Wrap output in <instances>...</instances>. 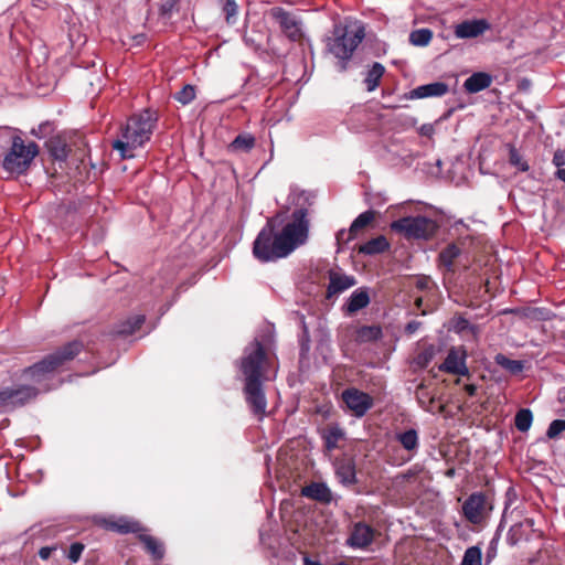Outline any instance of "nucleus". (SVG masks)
Masks as SVG:
<instances>
[{"label":"nucleus","instance_id":"603ef678","mask_svg":"<svg viewBox=\"0 0 565 565\" xmlns=\"http://www.w3.org/2000/svg\"><path fill=\"white\" fill-rule=\"evenodd\" d=\"M255 143H228V150L232 152H248Z\"/></svg>","mask_w":565,"mask_h":565},{"label":"nucleus","instance_id":"bf43d9fd","mask_svg":"<svg viewBox=\"0 0 565 565\" xmlns=\"http://www.w3.org/2000/svg\"><path fill=\"white\" fill-rule=\"evenodd\" d=\"M233 141H237V142H241V141H254V138H246L242 135H237Z\"/></svg>","mask_w":565,"mask_h":565},{"label":"nucleus","instance_id":"dca6fc26","mask_svg":"<svg viewBox=\"0 0 565 565\" xmlns=\"http://www.w3.org/2000/svg\"><path fill=\"white\" fill-rule=\"evenodd\" d=\"M383 159L393 166H411L413 162V153L403 147V143H387L384 146Z\"/></svg>","mask_w":565,"mask_h":565},{"label":"nucleus","instance_id":"864d4df0","mask_svg":"<svg viewBox=\"0 0 565 565\" xmlns=\"http://www.w3.org/2000/svg\"><path fill=\"white\" fill-rule=\"evenodd\" d=\"M354 237H355V235H350V230L349 231L340 230L335 235L338 244L347 243V242L353 239Z\"/></svg>","mask_w":565,"mask_h":565},{"label":"nucleus","instance_id":"a19ab883","mask_svg":"<svg viewBox=\"0 0 565 565\" xmlns=\"http://www.w3.org/2000/svg\"><path fill=\"white\" fill-rule=\"evenodd\" d=\"M361 341H376L382 337V329L376 326H364L358 331Z\"/></svg>","mask_w":565,"mask_h":565},{"label":"nucleus","instance_id":"ea45409f","mask_svg":"<svg viewBox=\"0 0 565 565\" xmlns=\"http://www.w3.org/2000/svg\"><path fill=\"white\" fill-rule=\"evenodd\" d=\"M431 36L433 33L429 29H419L411 33L409 41L414 45L425 46L430 42Z\"/></svg>","mask_w":565,"mask_h":565},{"label":"nucleus","instance_id":"49530a36","mask_svg":"<svg viewBox=\"0 0 565 565\" xmlns=\"http://www.w3.org/2000/svg\"><path fill=\"white\" fill-rule=\"evenodd\" d=\"M435 351L433 347H429L422 352H419L415 358V364L422 369H425L429 365L434 358Z\"/></svg>","mask_w":565,"mask_h":565},{"label":"nucleus","instance_id":"1a4fd4ad","mask_svg":"<svg viewBox=\"0 0 565 565\" xmlns=\"http://www.w3.org/2000/svg\"><path fill=\"white\" fill-rule=\"evenodd\" d=\"M39 391L29 385H22L17 388L7 387L0 391V411L8 412L23 406L30 399L38 395Z\"/></svg>","mask_w":565,"mask_h":565},{"label":"nucleus","instance_id":"c85d7f7f","mask_svg":"<svg viewBox=\"0 0 565 565\" xmlns=\"http://www.w3.org/2000/svg\"><path fill=\"white\" fill-rule=\"evenodd\" d=\"M146 317L143 315H136L128 318L126 321L121 322L117 329L116 334L118 335H129L132 334L136 330H138L142 323L145 322Z\"/></svg>","mask_w":565,"mask_h":565},{"label":"nucleus","instance_id":"aec40b11","mask_svg":"<svg viewBox=\"0 0 565 565\" xmlns=\"http://www.w3.org/2000/svg\"><path fill=\"white\" fill-rule=\"evenodd\" d=\"M301 495L323 504H329L333 499L330 488L324 482L309 483L301 489Z\"/></svg>","mask_w":565,"mask_h":565},{"label":"nucleus","instance_id":"4be33fe9","mask_svg":"<svg viewBox=\"0 0 565 565\" xmlns=\"http://www.w3.org/2000/svg\"><path fill=\"white\" fill-rule=\"evenodd\" d=\"M449 87L444 82H434L426 85H420L409 93L411 98H426V97H440L448 93Z\"/></svg>","mask_w":565,"mask_h":565},{"label":"nucleus","instance_id":"a878e982","mask_svg":"<svg viewBox=\"0 0 565 565\" xmlns=\"http://www.w3.org/2000/svg\"><path fill=\"white\" fill-rule=\"evenodd\" d=\"M390 247L387 239L380 235L374 237L359 247V253L364 255H376L385 252Z\"/></svg>","mask_w":565,"mask_h":565},{"label":"nucleus","instance_id":"2eb2a0df","mask_svg":"<svg viewBox=\"0 0 565 565\" xmlns=\"http://www.w3.org/2000/svg\"><path fill=\"white\" fill-rule=\"evenodd\" d=\"M490 28L491 25L486 19L465 20L455 25L454 33L458 39H473Z\"/></svg>","mask_w":565,"mask_h":565},{"label":"nucleus","instance_id":"5fc2aeb1","mask_svg":"<svg viewBox=\"0 0 565 565\" xmlns=\"http://www.w3.org/2000/svg\"><path fill=\"white\" fill-rule=\"evenodd\" d=\"M55 550L56 548L53 547V546L41 547L40 551H39V556L41 557V559L46 561V559L50 558L52 552L55 551Z\"/></svg>","mask_w":565,"mask_h":565},{"label":"nucleus","instance_id":"f257e3e1","mask_svg":"<svg viewBox=\"0 0 565 565\" xmlns=\"http://www.w3.org/2000/svg\"><path fill=\"white\" fill-rule=\"evenodd\" d=\"M269 359L263 344L256 339L245 347L237 366L239 377L244 382L243 392L250 412L263 419L267 414V399L263 388L267 380Z\"/></svg>","mask_w":565,"mask_h":565},{"label":"nucleus","instance_id":"bb28decb","mask_svg":"<svg viewBox=\"0 0 565 565\" xmlns=\"http://www.w3.org/2000/svg\"><path fill=\"white\" fill-rule=\"evenodd\" d=\"M416 399L419 404V406L428 413H434V403H435V394H433L427 385L422 382L417 385L416 392H415Z\"/></svg>","mask_w":565,"mask_h":565},{"label":"nucleus","instance_id":"7c9ffc66","mask_svg":"<svg viewBox=\"0 0 565 565\" xmlns=\"http://www.w3.org/2000/svg\"><path fill=\"white\" fill-rule=\"evenodd\" d=\"M460 253L461 250L456 244H448L439 253V262L448 271H452L454 260L460 255Z\"/></svg>","mask_w":565,"mask_h":565},{"label":"nucleus","instance_id":"c9c22d12","mask_svg":"<svg viewBox=\"0 0 565 565\" xmlns=\"http://www.w3.org/2000/svg\"><path fill=\"white\" fill-rule=\"evenodd\" d=\"M460 565H482V552L477 545L468 547L461 559Z\"/></svg>","mask_w":565,"mask_h":565},{"label":"nucleus","instance_id":"b1692460","mask_svg":"<svg viewBox=\"0 0 565 565\" xmlns=\"http://www.w3.org/2000/svg\"><path fill=\"white\" fill-rule=\"evenodd\" d=\"M370 303V296L366 288L355 289L349 297L344 308L348 315H353Z\"/></svg>","mask_w":565,"mask_h":565},{"label":"nucleus","instance_id":"412c9836","mask_svg":"<svg viewBox=\"0 0 565 565\" xmlns=\"http://www.w3.org/2000/svg\"><path fill=\"white\" fill-rule=\"evenodd\" d=\"M105 527L107 530L120 533V534H128V533H136L139 534L141 531H143V527L138 521H135L127 516H120L116 520H105L104 522Z\"/></svg>","mask_w":565,"mask_h":565},{"label":"nucleus","instance_id":"393cba45","mask_svg":"<svg viewBox=\"0 0 565 565\" xmlns=\"http://www.w3.org/2000/svg\"><path fill=\"white\" fill-rule=\"evenodd\" d=\"M138 539L145 545L147 552L150 553L154 559L163 558L164 546L159 540L149 534L142 533V531L138 534Z\"/></svg>","mask_w":565,"mask_h":565},{"label":"nucleus","instance_id":"c756f323","mask_svg":"<svg viewBox=\"0 0 565 565\" xmlns=\"http://www.w3.org/2000/svg\"><path fill=\"white\" fill-rule=\"evenodd\" d=\"M384 72H385V68L381 63H379V62L373 63L372 67L369 70L366 77L364 79L367 92H373L376 89Z\"/></svg>","mask_w":565,"mask_h":565},{"label":"nucleus","instance_id":"ddd939ff","mask_svg":"<svg viewBox=\"0 0 565 565\" xmlns=\"http://www.w3.org/2000/svg\"><path fill=\"white\" fill-rule=\"evenodd\" d=\"M270 15L276 20L279 24L281 31L286 34L288 39L291 41H298L302 36V23L301 20L286 11L280 7H275L270 10Z\"/></svg>","mask_w":565,"mask_h":565},{"label":"nucleus","instance_id":"8fccbe9b","mask_svg":"<svg viewBox=\"0 0 565 565\" xmlns=\"http://www.w3.org/2000/svg\"><path fill=\"white\" fill-rule=\"evenodd\" d=\"M473 326L470 323V321L463 317H457L454 319V330L457 333H461L468 330H472Z\"/></svg>","mask_w":565,"mask_h":565},{"label":"nucleus","instance_id":"a211bd4d","mask_svg":"<svg viewBox=\"0 0 565 565\" xmlns=\"http://www.w3.org/2000/svg\"><path fill=\"white\" fill-rule=\"evenodd\" d=\"M334 469L335 476L341 484L350 487L358 482L355 462L352 458L335 460Z\"/></svg>","mask_w":565,"mask_h":565},{"label":"nucleus","instance_id":"20e7f679","mask_svg":"<svg viewBox=\"0 0 565 565\" xmlns=\"http://www.w3.org/2000/svg\"><path fill=\"white\" fill-rule=\"evenodd\" d=\"M83 343L79 341H72L55 351L54 353L45 356L42 361L25 370V374L36 381L46 373L53 372L62 366L65 362L73 360L82 350Z\"/></svg>","mask_w":565,"mask_h":565},{"label":"nucleus","instance_id":"2f4dec72","mask_svg":"<svg viewBox=\"0 0 565 565\" xmlns=\"http://www.w3.org/2000/svg\"><path fill=\"white\" fill-rule=\"evenodd\" d=\"M494 362L511 374H519L523 371V362L520 360H511L502 353L494 356Z\"/></svg>","mask_w":565,"mask_h":565},{"label":"nucleus","instance_id":"de8ad7c7","mask_svg":"<svg viewBox=\"0 0 565 565\" xmlns=\"http://www.w3.org/2000/svg\"><path fill=\"white\" fill-rule=\"evenodd\" d=\"M563 431H565V419H554L546 430V436L554 439Z\"/></svg>","mask_w":565,"mask_h":565},{"label":"nucleus","instance_id":"4d7b16f0","mask_svg":"<svg viewBox=\"0 0 565 565\" xmlns=\"http://www.w3.org/2000/svg\"><path fill=\"white\" fill-rule=\"evenodd\" d=\"M420 136L423 137H430L433 132V127L429 125H423L419 129Z\"/></svg>","mask_w":565,"mask_h":565},{"label":"nucleus","instance_id":"f704fd0d","mask_svg":"<svg viewBox=\"0 0 565 565\" xmlns=\"http://www.w3.org/2000/svg\"><path fill=\"white\" fill-rule=\"evenodd\" d=\"M533 415L529 408L520 409L514 418V424L518 430L524 433L527 431L532 425Z\"/></svg>","mask_w":565,"mask_h":565},{"label":"nucleus","instance_id":"052dcab7","mask_svg":"<svg viewBox=\"0 0 565 565\" xmlns=\"http://www.w3.org/2000/svg\"><path fill=\"white\" fill-rule=\"evenodd\" d=\"M558 401L565 404V387L558 391Z\"/></svg>","mask_w":565,"mask_h":565},{"label":"nucleus","instance_id":"79ce46f5","mask_svg":"<svg viewBox=\"0 0 565 565\" xmlns=\"http://www.w3.org/2000/svg\"><path fill=\"white\" fill-rule=\"evenodd\" d=\"M553 164L557 168L555 178L565 182V150H557L553 157Z\"/></svg>","mask_w":565,"mask_h":565},{"label":"nucleus","instance_id":"e433bc0d","mask_svg":"<svg viewBox=\"0 0 565 565\" xmlns=\"http://www.w3.org/2000/svg\"><path fill=\"white\" fill-rule=\"evenodd\" d=\"M509 149V162L511 166L515 167L521 172H526L530 167L524 157L520 153V151L513 147L512 143Z\"/></svg>","mask_w":565,"mask_h":565},{"label":"nucleus","instance_id":"4c0bfd02","mask_svg":"<svg viewBox=\"0 0 565 565\" xmlns=\"http://www.w3.org/2000/svg\"><path fill=\"white\" fill-rule=\"evenodd\" d=\"M374 220V212L367 210L361 213L350 226V235H356V233L369 225Z\"/></svg>","mask_w":565,"mask_h":565},{"label":"nucleus","instance_id":"6e6d98bb","mask_svg":"<svg viewBox=\"0 0 565 565\" xmlns=\"http://www.w3.org/2000/svg\"><path fill=\"white\" fill-rule=\"evenodd\" d=\"M420 326L422 323L419 321L413 320L406 324L405 330L407 333L413 334L419 329Z\"/></svg>","mask_w":565,"mask_h":565},{"label":"nucleus","instance_id":"6e6552de","mask_svg":"<svg viewBox=\"0 0 565 565\" xmlns=\"http://www.w3.org/2000/svg\"><path fill=\"white\" fill-rule=\"evenodd\" d=\"M156 121L157 118L149 110L134 115L128 119L125 128H122V137L127 141H149L156 127Z\"/></svg>","mask_w":565,"mask_h":565},{"label":"nucleus","instance_id":"680f3d73","mask_svg":"<svg viewBox=\"0 0 565 565\" xmlns=\"http://www.w3.org/2000/svg\"><path fill=\"white\" fill-rule=\"evenodd\" d=\"M492 544H493V541L491 542V546H490V548H489V551L487 553L488 557H491L492 555L495 554V548L492 546Z\"/></svg>","mask_w":565,"mask_h":565},{"label":"nucleus","instance_id":"72a5a7b5","mask_svg":"<svg viewBox=\"0 0 565 565\" xmlns=\"http://www.w3.org/2000/svg\"><path fill=\"white\" fill-rule=\"evenodd\" d=\"M227 24H235L237 20L238 7L235 0H217Z\"/></svg>","mask_w":565,"mask_h":565},{"label":"nucleus","instance_id":"9b49d317","mask_svg":"<svg viewBox=\"0 0 565 565\" xmlns=\"http://www.w3.org/2000/svg\"><path fill=\"white\" fill-rule=\"evenodd\" d=\"M468 353L465 347H451L448 350L445 361L438 366L439 371L460 376H469L467 366Z\"/></svg>","mask_w":565,"mask_h":565},{"label":"nucleus","instance_id":"09e8293b","mask_svg":"<svg viewBox=\"0 0 565 565\" xmlns=\"http://www.w3.org/2000/svg\"><path fill=\"white\" fill-rule=\"evenodd\" d=\"M84 548H85L84 544H82L79 542L72 543L68 548L67 558L72 563H77L81 558V555H82Z\"/></svg>","mask_w":565,"mask_h":565},{"label":"nucleus","instance_id":"13d9d810","mask_svg":"<svg viewBox=\"0 0 565 565\" xmlns=\"http://www.w3.org/2000/svg\"><path fill=\"white\" fill-rule=\"evenodd\" d=\"M465 391L470 397H472L477 394L478 387L475 384H467L465 385Z\"/></svg>","mask_w":565,"mask_h":565},{"label":"nucleus","instance_id":"423d86ee","mask_svg":"<svg viewBox=\"0 0 565 565\" xmlns=\"http://www.w3.org/2000/svg\"><path fill=\"white\" fill-rule=\"evenodd\" d=\"M391 228L404 234L407 238L431 237L437 228L435 221L426 216H406L394 221Z\"/></svg>","mask_w":565,"mask_h":565},{"label":"nucleus","instance_id":"f03ea898","mask_svg":"<svg viewBox=\"0 0 565 565\" xmlns=\"http://www.w3.org/2000/svg\"><path fill=\"white\" fill-rule=\"evenodd\" d=\"M278 217L268 220L254 241L253 254L262 263L287 257L308 238L303 230L294 224L287 223L280 232H275Z\"/></svg>","mask_w":565,"mask_h":565},{"label":"nucleus","instance_id":"3c124183","mask_svg":"<svg viewBox=\"0 0 565 565\" xmlns=\"http://www.w3.org/2000/svg\"><path fill=\"white\" fill-rule=\"evenodd\" d=\"M179 0H164L161 6V12L166 15H171L178 9Z\"/></svg>","mask_w":565,"mask_h":565},{"label":"nucleus","instance_id":"58836bf2","mask_svg":"<svg viewBox=\"0 0 565 565\" xmlns=\"http://www.w3.org/2000/svg\"><path fill=\"white\" fill-rule=\"evenodd\" d=\"M113 150L117 152L120 159H130L136 156V150L142 146V143H111Z\"/></svg>","mask_w":565,"mask_h":565},{"label":"nucleus","instance_id":"6ab92c4d","mask_svg":"<svg viewBox=\"0 0 565 565\" xmlns=\"http://www.w3.org/2000/svg\"><path fill=\"white\" fill-rule=\"evenodd\" d=\"M356 284V280L353 276L340 274L338 271L331 270L329 274V286L327 289V298H332L335 295H339L347 289L351 288Z\"/></svg>","mask_w":565,"mask_h":565},{"label":"nucleus","instance_id":"39448f33","mask_svg":"<svg viewBox=\"0 0 565 565\" xmlns=\"http://www.w3.org/2000/svg\"><path fill=\"white\" fill-rule=\"evenodd\" d=\"M2 167L10 174H23L39 153L38 143H11Z\"/></svg>","mask_w":565,"mask_h":565},{"label":"nucleus","instance_id":"7ed1b4c3","mask_svg":"<svg viewBox=\"0 0 565 565\" xmlns=\"http://www.w3.org/2000/svg\"><path fill=\"white\" fill-rule=\"evenodd\" d=\"M364 36V28L360 24L334 25L332 36L327 40V49L329 53L339 60L338 70L340 72L347 70L348 62Z\"/></svg>","mask_w":565,"mask_h":565},{"label":"nucleus","instance_id":"0eeeda50","mask_svg":"<svg viewBox=\"0 0 565 565\" xmlns=\"http://www.w3.org/2000/svg\"><path fill=\"white\" fill-rule=\"evenodd\" d=\"M288 200L289 203L295 206V211L292 212L291 220L288 224H294L295 226L300 227L303 230L302 233L308 236L310 225L308 212L315 203L316 194L311 191L292 188Z\"/></svg>","mask_w":565,"mask_h":565},{"label":"nucleus","instance_id":"5701e85b","mask_svg":"<svg viewBox=\"0 0 565 565\" xmlns=\"http://www.w3.org/2000/svg\"><path fill=\"white\" fill-rule=\"evenodd\" d=\"M492 84V76L484 72L473 73L465 83L463 88L470 94H475L488 88Z\"/></svg>","mask_w":565,"mask_h":565},{"label":"nucleus","instance_id":"a18cd8bd","mask_svg":"<svg viewBox=\"0 0 565 565\" xmlns=\"http://www.w3.org/2000/svg\"><path fill=\"white\" fill-rule=\"evenodd\" d=\"M174 98L183 105L190 104L195 98V88L192 85H185L178 92Z\"/></svg>","mask_w":565,"mask_h":565},{"label":"nucleus","instance_id":"cd10ccee","mask_svg":"<svg viewBox=\"0 0 565 565\" xmlns=\"http://www.w3.org/2000/svg\"><path fill=\"white\" fill-rule=\"evenodd\" d=\"M395 438L407 451H415L419 446L418 433L414 428L397 433Z\"/></svg>","mask_w":565,"mask_h":565},{"label":"nucleus","instance_id":"37998d69","mask_svg":"<svg viewBox=\"0 0 565 565\" xmlns=\"http://www.w3.org/2000/svg\"><path fill=\"white\" fill-rule=\"evenodd\" d=\"M24 134L11 127H0V141H23Z\"/></svg>","mask_w":565,"mask_h":565},{"label":"nucleus","instance_id":"f3484780","mask_svg":"<svg viewBox=\"0 0 565 565\" xmlns=\"http://www.w3.org/2000/svg\"><path fill=\"white\" fill-rule=\"evenodd\" d=\"M484 504L486 498L482 493H472L462 504V512L465 518L473 524L479 523L482 519Z\"/></svg>","mask_w":565,"mask_h":565},{"label":"nucleus","instance_id":"c03bdc74","mask_svg":"<svg viewBox=\"0 0 565 565\" xmlns=\"http://www.w3.org/2000/svg\"><path fill=\"white\" fill-rule=\"evenodd\" d=\"M51 156L57 161H65L70 149L68 143H47Z\"/></svg>","mask_w":565,"mask_h":565},{"label":"nucleus","instance_id":"f8f14e48","mask_svg":"<svg viewBox=\"0 0 565 565\" xmlns=\"http://www.w3.org/2000/svg\"><path fill=\"white\" fill-rule=\"evenodd\" d=\"M31 135L36 139H47V141H73L85 138L84 134L75 129H66L56 132L54 122L44 121L38 128L31 130Z\"/></svg>","mask_w":565,"mask_h":565},{"label":"nucleus","instance_id":"4468645a","mask_svg":"<svg viewBox=\"0 0 565 565\" xmlns=\"http://www.w3.org/2000/svg\"><path fill=\"white\" fill-rule=\"evenodd\" d=\"M375 531L364 522L354 523L350 536L347 539V545L354 550H364L374 541Z\"/></svg>","mask_w":565,"mask_h":565},{"label":"nucleus","instance_id":"e2e57ef3","mask_svg":"<svg viewBox=\"0 0 565 565\" xmlns=\"http://www.w3.org/2000/svg\"><path fill=\"white\" fill-rule=\"evenodd\" d=\"M436 164L439 167V166L441 164V160H439V159H438V160L436 161Z\"/></svg>","mask_w":565,"mask_h":565},{"label":"nucleus","instance_id":"473e14b6","mask_svg":"<svg viewBox=\"0 0 565 565\" xmlns=\"http://www.w3.org/2000/svg\"><path fill=\"white\" fill-rule=\"evenodd\" d=\"M322 438L326 449L331 451L338 447L339 440L344 438V431L340 427L334 426L324 431Z\"/></svg>","mask_w":565,"mask_h":565},{"label":"nucleus","instance_id":"9d476101","mask_svg":"<svg viewBox=\"0 0 565 565\" xmlns=\"http://www.w3.org/2000/svg\"><path fill=\"white\" fill-rule=\"evenodd\" d=\"M348 409L358 418L363 417L373 407V398L355 387H349L341 394Z\"/></svg>","mask_w":565,"mask_h":565}]
</instances>
